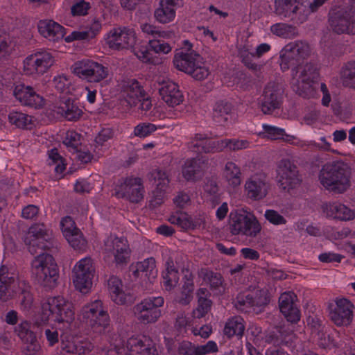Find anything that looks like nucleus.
<instances>
[{"label":"nucleus","mask_w":355,"mask_h":355,"mask_svg":"<svg viewBox=\"0 0 355 355\" xmlns=\"http://www.w3.org/2000/svg\"><path fill=\"white\" fill-rule=\"evenodd\" d=\"M296 295L291 292L282 293L279 298L281 313L288 322L297 323L300 320V311L295 302Z\"/></svg>","instance_id":"5701e85b"},{"label":"nucleus","mask_w":355,"mask_h":355,"mask_svg":"<svg viewBox=\"0 0 355 355\" xmlns=\"http://www.w3.org/2000/svg\"><path fill=\"white\" fill-rule=\"evenodd\" d=\"M162 284L166 291H171L177 285L179 280V272L171 258H168L166 261V269L162 272Z\"/></svg>","instance_id":"f704fd0d"},{"label":"nucleus","mask_w":355,"mask_h":355,"mask_svg":"<svg viewBox=\"0 0 355 355\" xmlns=\"http://www.w3.org/2000/svg\"><path fill=\"white\" fill-rule=\"evenodd\" d=\"M13 94L15 98L25 106L38 109L42 107L44 104L43 98L30 86L17 85Z\"/></svg>","instance_id":"b1692460"},{"label":"nucleus","mask_w":355,"mask_h":355,"mask_svg":"<svg viewBox=\"0 0 355 355\" xmlns=\"http://www.w3.org/2000/svg\"><path fill=\"white\" fill-rule=\"evenodd\" d=\"M124 98L121 100L123 105L132 107L137 105L139 98L144 96L145 92L140 83L135 79H130L123 85Z\"/></svg>","instance_id":"cd10ccee"},{"label":"nucleus","mask_w":355,"mask_h":355,"mask_svg":"<svg viewBox=\"0 0 355 355\" xmlns=\"http://www.w3.org/2000/svg\"><path fill=\"white\" fill-rule=\"evenodd\" d=\"M191 320L187 316L184 312L178 313L174 327L179 334H183L187 332V327L191 325Z\"/></svg>","instance_id":"680f3d73"},{"label":"nucleus","mask_w":355,"mask_h":355,"mask_svg":"<svg viewBox=\"0 0 355 355\" xmlns=\"http://www.w3.org/2000/svg\"><path fill=\"white\" fill-rule=\"evenodd\" d=\"M81 135L74 130L67 131L63 144L70 151H78L81 145Z\"/></svg>","instance_id":"5fc2aeb1"},{"label":"nucleus","mask_w":355,"mask_h":355,"mask_svg":"<svg viewBox=\"0 0 355 355\" xmlns=\"http://www.w3.org/2000/svg\"><path fill=\"white\" fill-rule=\"evenodd\" d=\"M283 100V89L276 82H270L264 87L261 97V109L265 114H271L279 109Z\"/></svg>","instance_id":"f3484780"},{"label":"nucleus","mask_w":355,"mask_h":355,"mask_svg":"<svg viewBox=\"0 0 355 355\" xmlns=\"http://www.w3.org/2000/svg\"><path fill=\"white\" fill-rule=\"evenodd\" d=\"M173 64L178 70L189 74L197 80H202L209 74L202 57L196 51H179L174 55Z\"/></svg>","instance_id":"20e7f679"},{"label":"nucleus","mask_w":355,"mask_h":355,"mask_svg":"<svg viewBox=\"0 0 355 355\" xmlns=\"http://www.w3.org/2000/svg\"><path fill=\"white\" fill-rule=\"evenodd\" d=\"M73 73L80 78L90 83H98L105 79L109 74L107 67L89 59H83L72 66Z\"/></svg>","instance_id":"9b49d317"},{"label":"nucleus","mask_w":355,"mask_h":355,"mask_svg":"<svg viewBox=\"0 0 355 355\" xmlns=\"http://www.w3.org/2000/svg\"><path fill=\"white\" fill-rule=\"evenodd\" d=\"M232 109L233 106L231 103L225 100L217 101L213 110L214 121L221 124L227 122L232 114Z\"/></svg>","instance_id":"ea45409f"},{"label":"nucleus","mask_w":355,"mask_h":355,"mask_svg":"<svg viewBox=\"0 0 355 355\" xmlns=\"http://www.w3.org/2000/svg\"><path fill=\"white\" fill-rule=\"evenodd\" d=\"M9 122L19 128H28L32 123V116L17 111L10 112L8 114Z\"/></svg>","instance_id":"49530a36"},{"label":"nucleus","mask_w":355,"mask_h":355,"mask_svg":"<svg viewBox=\"0 0 355 355\" xmlns=\"http://www.w3.org/2000/svg\"><path fill=\"white\" fill-rule=\"evenodd\" d=\"M200 277L216 294L223 293L225 290L224 279L220 273L205 268L201 270Z\"/></svg>","instance_id":"473e14b6"},{"label":"nucleus","mask_w":355,"mask_h":355,"mask_svg":"<svg viewBox=\"0 0 355 355\" xmlns=\"http://www.w3.org/2000/svg\"><path fill=\"white\" fill-rule=\"evenodd\" d=\"M269 302L267 291L257 290L252 293H239L233 301L234 307L245 313L259 314Z\"/></svg>","instance_id":"0eeeda50"},{"label":"nucleus","mask_w":355,"mask_h":355,"mask_svg":"<svg viewBox=\"0 0 355 355\" xmlns=\"http://www.w3.org/2000/svg\"><path fill=\"white\" fill-rule=\"evenodd\" d=\"M263 129L266 134V137L272 140L283 139L284 136L286 135L285 130L283 128L263 124Z\"/></svg>","instance_id":"0e129e2a"},{"label":"nucleus","mask_w":355,"mask_h":355,"mask_svg":"<svg viewBox=\"0 0 355 355\" xmlns=\"http://www.w3.org/2000/svg\"><path fill=\"white\" fill-rule=\"evenodd\" d=\"M31 323L24 320L15 328V333L23 341H31L36 338L35 334L31 329Z\"/></svg>","instance_id":"8fccbe9b"},{"label":"nucleus","mask_w":355,"mask_h":355,"mask_svg":"<svg viewBox=\"0 0 355 355\" xmlns=\"http://www.w3.org/2000/svg\"><path fill=\"white\" fill-rule=\"evenodd\" d=\"M350 5L332 9L329 12V24L332 31L340 35H355V0Z\"/></svg>","instance_id":"39448f33"},{"label":"nucleus","mask_w":355,"mask_h":355,"mask_svg":"<svg viewBox=\"0 0 355 355\" xmlns=\"http://www.w3.org/2000/svg\"><path fill=\"white\" fill-rule=\"evenodd\" d=\"M293 75L295 72L297 77V81L303 84L302 87L310 89L311 84L313 83L318 78L319 73L316 65L314 63H306L304 65L299 64L292 67Z\"/></svg>","instance_id":"c756f323"},{"label":"nucleus","mask_w":355,"mask_h":355,"mask_svg":"<svg viewBox=\"0 0 355 355\" xmlns=\"http://www.w3.org/2000/svg\"><path fill=\"white\" fill-rule=\"evenodd\" d=\"M75 287L81 293H87L92 285L94 268L90 257L80 259L73 269Z\"/></svg>","instance_id":"4468645a"},{"label":"nucleus","mask_w":355,"mask_h":355,"mask_svg":"<svg viewBox=\"0 0 355 355\" xmlns=\"http://www.w3.org/2000/svg\"><path fill=\"white\" fill-rule=\"evenodd\" d=\"M189 148L198 153L221 152L220 140L210 139L205 134H196L190 142Z\"/></svg>","instance_id":"a878e982"},{"label":"nucleus","mask_w":355,"mask_h":355,"mask_svg":"<svg viewBox=\"0 0 355 355\" xmlns=\"http://www.w3.org/2000/svg\"><path fill=\"white\" fill-rule=\"evenodd\" d=\"M159 93L163 101L171 107L180 105L184 100L179 86L173 81L164 82L159 88Z\"/></svg>","instance_id":"7c9ffc66"},{"label":"nucleus","mask_w":355,"mask_h":355,"mask_svg":"<svg viewBox=\"0 0 355 355\" xmlns=\"http://www.w3.org/2000/svg\"><path fill=\"white\" fill-rule=\"evenodd\" d=\"M101 316L98 314H96L95 317L92 318L94 319V321H92V318H90L89 320H87L86 323L91 327V328L94 332L102 334L110 325V320L108 313L107 318L105 319L104 322H102L103 320H101Z\"/></svg>","instance_id":"4d7b16f0"},{"label":"nucleus","mask_w":355,"mask_h":355,"mask_svg":"<svg viewBox=\"0 0 355 355\" xmlns=\"http://www.w3.org/2000/svg\"><path fill=\"white\" fill-rule=\"evenodd\" d=\"M101 313H103L101 320L104 322L107 318V312L103 309V303L101 300H95L90 304L84 305L80 311V315L86 322L90 318L95 317L96 314L101 316ZM92 320L94 321V319H92Z\"/></svg>","instance_id":"4c0bfd02"},{"label":"nucleus","mask_w":355,"mask_h":355,"mask_svg":"<svg viewBox=\"0 0 355 355\" xmlns=\"http://www.w3.org/2000/svg\"><path fill=\"white\" fill-rule=\"evenodd\" d=\"M101 316L98 314H96L95 317L92 318L94 319V321H92V318H90L89 320H87L86 323L91 327V328L94 332L102 334L110 325V320L108 313L107 318L105 319L104 322H102L103 320H101Z\"/></svg>","instance_id":"6e6d98bb"},{"label":"nucleus","mask_w":355,"mask_h":355,"mask_svg":"<svg viewBox=\"0 0 355 355\" xmlns=\"http://www.w3.org/2000/svg\"><path fill=\"white\" fill-rule=\"evenodd\" d=\"M150 180H153L158 189H165L169 183L168 176L165 171L160 168L153 170L149 175Z\"/></svg>","instance_id":"603ef678"},{"label":"nucleus","mask_w":355,"mask_h":355,"mask_svg":"<svg viewBox=\"0 0 355 355\" xmlns=\"http://www.w3.org/2000/svg\"><path fill=\"white\" fill-rule=\"evenodd\" d=\"M311 14L308 0H297L293 10L292 17L295 15L300 23L304 22Z\"/></svg>","instance_id":"de8ad7c7"},{"label":"nucleus","mask_w":355,"mask_h":355,"mask_svg":"<svg viewBox=\"0 0 355 355\" xmlns=\"http://www.w3.org/2000/svg\"><path fill=\"white\" fill-rule=\"evenodd\" d=\"M310 46L306 42L297 40L286 44L280 55V67L283 71L301 64L309 55Z\"/></svg>","instance_id":"1a4fd4ad"},{"label":"nucleus","mask_w":355,"mask_h":355,"mask_svg":"<svg viewBox=\"0 0 355 355\" xmlns=\"http://www.w3.org/2000/svg\"><path fill=\"white\" fill-rule=\"evenodd\" d=\"M245 330V321L241 316H234L225 322L223 334L228 338L236 336L241 338Z\"/></svg>","instance_id":"e433bc0d"},{"label":"nucleus","mask_w":355,"mask_h":355,"mask_svg":"<svg viewBox=\"0 0 355 355\" xmlns=\"http://www.w3.org/2000/svg\"><path fill=\"white\" fill-rule=\"evenodd\" d=\"M164 303V300L162 296H150L135 304L132 311L140 322L143 324L155 323L162 315L160 308Z\"/></svg>","instance_id":"6e6552de"},{"label":"nucleus","mask_w":355,"mask_h":355,"mask_svg":"<svg viewBox=\"0 0 355 355\" xmlns=\"http://www.w3.org/2000/svg\"><path fill=\"white\" fill-rule=\"evenodd\" d=\"M168 220L171 223L176 225L184 230H196L200 227L203 223L201 218H192L185 213L172 215Z\"/></svg>","instance_id":"72a5a7b5"},{"label":"nucleus","mask_w":355,"mask_h":355,"mask_svg":"<svg viewBox=\"0 0 355 355\" xmlns=\"http://www.w3.org/2000/svg\"><path fill=\"white\" fill-rule=\"evenodd\" d=\"M175 16V8L161 0L159 7L155 11V19L160 23L166 24L173 21Z\"/></svg>","instance_id":"79ce46f5"},{"label":"nucleus","mask_w":355,"mask_h":355,"mask_svg":"<svg viewBox=\"0 0 355 355\" xmlns=\"http://www.w3.org/2000/svg\"><path fill=\"white\" fill-rule=\"evenodd\" d=\"M37 29L43 37L52 42L62 40L65 35V28L51 19L40 20L37 23Z\"/></svg>","instance_id":"c85d7f7f"},{"label":"nucleus","mask_w":355,"mask_h":355,"mask_svg":"<svg viewBox=\"0 0 355 355\" xmlns=\"http://www.w3.org/2000/svg\"><path fill=\"white\" fill-rule=\"evenodd\" d=\"M270 184L265 175H255L249 178L245 184L247 197L254 201L263 200L268 195Z\"/></svg>","instance_id":"aec40b11"},{"label":"nucleus","mask_w":355,"mask_h":355,"mask_svg":"<svg viewBox=\"0 0 355 355\" xmlns=\"http://www.w3.org/2000/svg\"><path fill=\"white\" fill-rule=\"evenodd\" d=\"M164 39V37H156L150 40L148 45L141 46L135 50V55L143 62L155 64L152 51L159 54H167L172 50L171 44Z\"/></svg>","instance_id":"a211bd4d"},{"label":"nucleus","mask_w":355,"mask_h":355,"mask_svg":"<svg viewBox=\"0 0 355 355\" xmlns=\"http://www.w3.org/2000/svg\"><path fill=\"white\" fill-rule=\"evenodd\" d=\"M211 300H198V306L193 311V316L196 318L205 317L211 310Z\"/></svg>","instance_id":"e2e57ef3"},{"label":"nucleus","mask_w":355,"mask_h":355,"mask_svg":"<svg viewBox=\"0 0 355 355\" xmlns=\"http://www.w3.org/2000/svg\"><path fill=\"white\" fill-rule=\"evenodd\" d=\"M141 28L144 33L152 35L153 38H171L173 35V33L171 31H160L157 27L149 24H141Z\"/></svg>","instance_id":"bf43d9fd"},{"label":"nucleus","mask_w":355,"mask_h":355,"mask_svg":"<svg viewBox=\"0 0 355 355\" xmlns=\"http://www.w3.org/2000/svg\"><path fill=\"white\" fill-rule=\"evenodd\" d=\"M112 247L116 265L127 264L131 252L128 240L124 237H116L112 241Z\"/></svg>","instance_id":"2f4dec72"},{"label":"nucleus","mask_w":355,"mask_h":355,"mask_svg":"<svg viewBox=\"0 0 355 355\" xmlns=\"http://www.w3.org/2000/svg\"><path fill=\"white\" fill-rule=\"evenodd\" d=\"M327 215L340 220H350L354 218L355 212L340 202H333L328 205Z\"/></svg>","instance_id":"c9c22d12"},{"label":"nucleus","mask_w":355,"mask_h":355,"mask_svg":"<svg viewBox=\"0 0 355 355\" xmlns=\"http://www.w3.org/2000/svg\"><path fill=\"white\" fill-rule=\"evenodd\" d=\"M353 304L346 298L336 301V306L329 313L331 320L337 326H347L353 319Z\"/></svg>","instance_id":"4be33fe9"},{"label":"nucleus","mask_w":355,"mask_h":355,"mask_svg":"<svg viewBox=\"0 0 355 355\" xmlns=\"http://www.w3.org/2000/svg\"><path fill=\"white\" fill-rule=\"evenodd\" d=\"M264 216L267 220L275 225H284L286 223V218L279 214L277 211L273 209H267L265 211Z\"/></svg>","instance_id":"774afa93"},{"label":"nucleus","mask_w":355,"mask_h":355,"mask_svg":"<svg viewBox=\"0 0 355 355\" xmlns=\"http://www.w3.org/2000/svg\"><path fill=\"white\" fill-rule=\"evenodd\" d=\"M42 318L64 323L69 327L74 320L73 305L62 296L49 297L42 304Z\"/></svg>","instance_id":"7ed1b4c3"},{"label":"nucleus","mask_w":355,"mask_h":355,"mask_svg":"<svg viewBox=\"0 0 355 355\" xmlns=\"http://www.w3.org/2000/svg\"><path fill=\"white\" fill-rule=\"evenodd\" d=\"M182 173L185 180L192 182H196L202 175L200 164L195 159H187L185 162Z\"/></svg>","instance_id":"a19ab883"},{"label":"nucleus","mask_w":355,"mask_h":355,"mask_svg":"<svg viewBox=\"0 0 355 355\" xmlns=\"http://www.w3.org/2000/svg\"><path fill=\"white\" fill-rule=\"evenodd\" d=\"M144 192L142 179L134 176L121 179L115 189L116 197L124 198L132 203L140 202L144 199Z\"/></svg>","instance_id":"f8f14e48"},{"label":"nucleus","mask_w":355,"mask_h":355,"mask_svg":"<svg viewBox=\"0 0 355 355\" xmlns=\"http://www.w3.org/2000/svg\"><path fill=\"white\" fill-rule=\"evenodd\" d=\"M297 0H275V12L284 17H291L292 10Z\"/></svg>","instance_id":"09e8293b"},{"label":"nucleus","mask_w":355,"mask_h":355,"mask_svg":"<svg viewBox=\"0 0 355 355\" xmlns=\"http://www.w3.org/2000/svg\"><path fill=\"white\" fill-rule=\"evenodd\" d=\"M32 261V273L44 287L54 288L59 277L58 267L53 257L39 250Z\"/></svg>","instance_id":"f03ea898"},{"label":"nucleus","mask_w":355,"mask_h":355,"mask_svg":"<svg viewBox=\"0 0 355 355\" xmlns=\"http://www.w3.org/2000/svg\"><path fill=\"white\" fill-rule=\"evenodd\" d=\"M105 40L109 48L121 50L132 47L135 44L136 34L132 28L118 27L110 30Z\"/></svg>","instance_id":"dca6fc26"},{"label":"nucleus","mask_w":355,"mask_h":355,"mask_svg":"<svg viewBox=\"0 0 355 355\" xmlns=\"http://www.w3.org/2000/svg\"><path fill=\"white\" fill-rule=\"evenodd\" d=\"M157 126L151 123H139L134 128V135L140 138L148 137L157 130Z\"/></svg>","instance_id":"13d9d810"},{"label":"nucleus","mask_w":355,"mask_h":355,"mask_svg":"<svg viewBox=\"0 0 355 355\" xmlns=\"http://www.w3.org/2000/svg\"><path fill=\"white\" fill-rule=\"evenodd\" d=\"M249 146V141L244 139H224L220 140L221 152L225 148L236 151L245 149Z\"/></svg>","instance_id":"864d4df0"},{"label":"nucleus","mask_w":355,"mask_h":355,"mask_svg":"<svg viewBox=\"0 0 355 355\" xmlns=\"http://www.w3.org/2000/svg\"><path fill=\"white\" fill-rule=\"evenodd\" d=\"M137 263L138 268L141 271V275H144L150 282L157 277V270L156 269L155 259L153 257L147 258Z\"/></svg>","instance_id":"c03bdc74"},{"label":"nucleus","mask_w":355,"mask_h":355,"mask_svg":"<svg viewBox=\"0 0 355 355\" xmlns=\"http://www.w3.org/2000/svg\"><path fill=\"white\" fill-rule=\"evenodd\" d=\"M69 245L76 250H83L87 245L86 240L83 237L80 232L78 230L71 233L69 236H65Z\"/></svg>","instance_id":"052dcab7"},{"label":"nucleus","mask_w":355,"mask_h":355,"mask_svg":"<svg viewBox=\"0 0 355 355\" xmlns=\"http://www.w3.org/2000/svg\"><path fill=\"white\" fill-rule=\"evenodd\" d=\"M277 182L279 189L289 192L302 182L297 166L288 159H281L277 166Z\"/></svg>","instance_id":"9d476101"},{"label":"nucleus","mask_w":355,"mask_h":355,"mask_svg":"<svg viewBox=\"0 0 355 355\" xmlns=\"http://www.w3.org/2000/svg\"><path fill=\"white\" fill-rule=\"evenodd\" d=\"M101 21L96 18H94L91 21L87 24L84 30L86 31L87 35L92 40L101 32Z\"/></svg>","instance_id":"338daca9"},{"label":"nucleus","mask_w":355,"mask_h":355,"mask_svg":"<svg viewBox=\"0 0 355 355\" xmlns=\"http://www.w3.org/2000/svg\"><path fill=\"white\" fill-rule=\"evenodd\" d=\"M230 232L234 235H243L255 237L261 231V225L254 216H248L242 214L230 213Z\"/></svg>","instance_id":"ddd939ff"},{"label":"nucleus","mask_w":355,"mask_h":355,"mask_svg":"<svg viewBox=\"0 0 355 355\" xmlns=\"http://www.w3.org/2000/svg\"><path fill=\"white\" fill-rule=\"evenodd\" d=\"M17 274L12 267H0V300L7 302L11 299L17 285Z\"/></svg>","instance_id":"412c9836"},{"label":"nucleus","mask_w":355,"mask_h":355,"mask_svg":"<svg viewBox=\"0 0 355 355\" xmlns=\"http://www.w3.org/2000/svg\"><path fill=\"white\" fill-rule=\"evenodd\" d=\"M339 76L345 87L355 89V60L345 62L340 69Z\"/></svg>","instance_id":"58836bf2"},{"label":"nucleus","mask_w":355,"mask_h":355,"mask_svg":"<svg viewBox=\"0 0 355 355\" xmlns=\"http://www.w3.org/2000/svg\"><path fill=\"white\" fill-rule=\"evenodd\" d=\"M351 175L352 169L347 163L336 161L322 166L319 180L326 189L336 193H343L350 187Z\"/></svg>","instance_id":"f257e3e1"},{"label":"nucleus","mask_w":355,"mask_h":355,"mask_svg":"<svg viewBox=\"0 0 355 355\" xmlns=\"http://www.w3.org/2000/svg\"><path fill=\"white\" fill-rule=\"evenodd\" d=\"M53 110L56 114L69 121H76L83 114L82 109L79 107L74 100L65 97L58 102Z\"/></svg>","instance_id":"bb28decb"},{"label":"nucleus","mask_w":355,"mask_h":355,"mask_svg":"<svg viewBox=\"0 0 355 355\" xmlns=\"http://www.w3.org/2000/svg\"><path fill=\"white\" fill-rule=\"evenodd\" d=\"M49 164L55 165V172L61 174L66 168L64 159L58 153L57 148H52L49 151Z\"/></svg>","instance_id":"3c124183"},{"label":"nucleus","mask_w":355,"mask_h":355,"mask_svg":"<svg viewBox=\"0 0 355 355\" xmlns=\"http://www.w3.org/2000/svg\"><path fill=\"white\" fill-rule=\"evenodd\" d=\"M271 32L283 38H292L297 35V28L286 23H277L270 27Z\"/></svg>","instance_id":"37998d69"},{"label":"nucleus","mask_w":355,"mask_h":355,"mask_svg":"<svg viewBox=\"0 0 355 355\" xmlns=\"http://www.w3.org/2000/svg\"><path fill=\"white\" fill-rule=\"evenodd\" d=\"M218 350L217 344L213 340H209L203 345H195L188 340H182L179 343L175 355H207L217 352Z\"/></svg>","instance_id":"393cba45"},{"label":"nucleus","mask_w":355,"mask_h":355,"mask_svg":"<svg viewBox=\"0 0 355 355\" xmlns=\"http://www.w3.org/2000/svg\"><path fill=\"white\" fill-rule=\"evenodd\" d=\"M225 177L229 184L236 187L241 184L240 168L234 162H228L225 164L224 171Z\"/></svg>","instance_id":"a18cd8bd"},{"label":"nucleus","mask_w":355,"mask_h":355,"mask_svg":"<svg viewBox=\"0 0 355 355\" xmlns=\"http://www.w3.org/2000/svg\"><path fill=\"white\" fill-rule=\"evenodd\" d=\"M60 226L64 236H69V234L76 232L78 228L76 227V223L71 216H65L60 221Z\"/></svg>","instance_id":"69168bd1"},{"label":"nucleus","mask_w":355,"mask_h":355,"mask_svg":"<svg viewBox=\"0 0 355 355\" xmlns=\"http://www.w3.org/2000/svg\"><path fill=\"white\" fill-rule=\"evenodd\" d=\"M125 347L127 355H157L155 342L151 338L144 335L129 338Z\"/></svg>","instance_id":"6ab92c4d"},{"label":"nucleus","mask_w":355,"mask_h":355,"mask_svg":"<svg viewBox=\"0 0 355 355\" xmlns=\"http://www.w3.org/2000/svg\"><path fill=\"white\" fill-rule=\"evenodd\" d=\"M28 235L25 242L28 245V251L33 255L38 253L39 250H50L54 247L52 230L44 223H35L31 225Z\"/></svg>","instance_id":"423d86ee"},{"label":"nucleus","mask_w":355,"mask_h":355,"mask_svg":"<svg viewBox=\"0 0 355 355\" xmlns=\"http://www.w3.org/2000/svg\"><path fill=\"white\" fill-rule=\"evenodd\" d=\"M54 53L50 50L36 51L25 59L24 70L28 73H44L55 62Z\"/></svg>","instance_id":"2eb2a0df"}]
</instances>
